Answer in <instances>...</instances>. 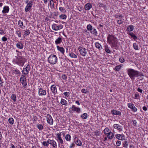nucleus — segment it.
<instances>
[{"label": "nucleus", "mask_w": 148, "mask_h": 148, "mask_svg": "<svg viewBox=\"0 0 148 148\" xmlns=\"http://www.w3.org/2000/svg\"><path fill=\"white\" fill-rule=\"evenodd\" d=\"M60 103L62 104L65 106H66L67 104V101L65 100L62 99H61Z\"/></svg>", "instance_id": "473e14b6"}, {"label": "nucleus", "mask_w": 148, "mask_h": 148, "mask_svg": "<svg viewBox=\"0 0 148 148\" xmlns=\"http://www.w3.org/2000/svg\"><path fill=\"white\" fill-rule=\"evenodd\" d=\"M62 41L61 38L58 37L55 41V42L56 45H58Z\"/></svg>", "instance_id": "c85d7f7f"}, {"label": "nucleus", "mask_w": 148, "mask_h": 148, "mask_svg": "<svg viewBox=\"0 0 148 148\" xmlns=\"http://www.w3.org/2000/svg\"><path fill=\"white\" fill-rule=\"evenodd\" d=\"M8 121L9 123L12 125L14 123V120L12 118H10L8 119Z\"/></svg>", "instance_id": "58836bf2"}, {"label": "nucleus", "mask_w": 148, "mask_h": 148, "mask_svg": "<svg viewBox=\"0 0 148 148\" xmlns=\"http://www.w3.org/2000/svg\"><path fill=\"white\" fill-rule=\"evenodd\" d=\"M18 24L21 28H22V26L23 25V23L22 21L19 20L18 22Z\"/></svg>", "instance_id": "de8ad7c7"}, {"label": "nucleus", "mask_w": 148, "mask_h": 148, "mask_svg": "<svg viewBox=\"0 0 148 148\" xmlns=\"http://www.w3.org/2000/svg\"><path fill=\"white\" fill-rule=\"evenodd\" d=\"M121 141H117L116 142V145L118 146H119L121 144Z\"/></svg>", "instance_id": "e2e57ef3"}, {"label": "nucleus", "mask_w": 148, "mask_h": 148, "mask_svg": "<svg viewBox=\"0 0 148 148\" xmlns=\"http://www.w3.org/2000/svg\"><path fill=\"white\" fill-rule=\"evenodd\" d=\"M49 139L47 140V141H44L42 143V145L44 146L47 147L49 145Z\"/></svg>", "instance_id": "e433bc0d"}, {"label": "nucleus", "mask_w": 148, "mask_h": 148, "mask_svg": "<svg viewBox=\"0 0 148 148\" xmlns=\"http://www.w3.org/2000/svg\"><path fill=\"white\" fill-rule=\"evenodd\" d=\"M22 84L24 88H26L27 87V85L26 81V82H23V83H22Z\"/></svg>", "instance_id": "4d7b16f0"}, {"label": "nucleus", "mask_w": 148, "mask_h": 148, "mask_svg": "<svg viewBox=\"0 0 148 148\" xmlns=\"http://www.w3.org/2000/svg\"><path fill=\"white\" fill-rule=\"evenodd\" d=\"M113 127L114 129L118 130L119 131H121L122 130V127L120 125L118 124H114L113 125Z\"/></svg>", "instance_id": "4468645a"}, {"label": "nucleus", "mask_w": 148, "mask_h": 148, "mask_svg": "<svg viewBox=\"0 0 148 148\" xmlns=\"http://www.w3.org/2000/svg\"><path fill=\"white\" fill-rule=\"evenodd\" d=\"M92 7V5L90 3L86 4L85 5V9L86 10H89Z\"/></svg>", "instance_id": "4be33fe9"}, {"label": "nucleus", "mask_w": 148, "mask_h": 148, "mask_svg": "<svg viewBox=\"0 0 148 148\" xmlns=\"http://www.w3.org/2000/svg\"><path fill=\"white\" fill-rule=\"evenodd\" d=\"M59 18L60 19H65L67 17V16L66 14H62L59 16Z\"/></svg>", "instance_id": "f704fd0d"}, {"label": "nucleus", "mask_w": 148, "mask_h": 148, "mask_svg": "<svg viewBox=\"0 0 148 148\" xmlns=\"http://www.w3.org/2000/svg\"><path fill=\"white\" fill-rule=\"evenodd\" d=\"M111 113L114 115L121 116V112L119 111L113 110L111 111Z\"/></svg>", "instance_id": "6ab92c4d"}, {"label": "nucleus", "mask_w": 148, "mask_h": 148, "mask_svg": "<svg viewBox=\"0 0 148 148\" xmlns=\"http://www.w3.org/2000/svg\"><path fill=\"white\" fill-rule=\"evenodd\" d=\"M133 124L135 126H136V124L137 123V122H136V120H134L133 121Z\"/></svg>", "instance_id": "338daca9"}, {"label": "nucleus", "mask_w": 148, "mask_h": 148, "mask_svg": "<svg viewBox=\"0 0 148 148\" xmlns=\"http://www.w3.org/2000/svg\"><path fill=\"white\" fill-rule=\"evenodd\" d=\"M139 96V95L138 94H136L135 95V98L137 99L138 97Z\"/></svg>", "instance_id": "0e129e2a"}, {"label": "nucleus", "mask_w": 148, "mask_h": 148, "mask_svg": "<svg viewBox=\"0 0 148 148\" xmlns=\"http://www.w3.org/2000/svg\"><path fill=\"white\" fill-rule=\"evenodd\" d=\"M90 32V33L93 34L95 36H97V32L95 28H93V29L91 31H89Z\"/></svg>", "instance_id": "bb28decb"}, {"label": "nucleus", "mask_w": 148, "mask_h": 148, "mask_svg": "<svg viewBox=\"0 0 148 148\" xmlns=\"http://www.w3.org/2000/svg\"><path fill=\"white\" fill-rule=\"evenodd\" d=\"M122 65L121 64L119 65L116 66L114 68V70L116 71H118L121 69Z\"/></svg>", "instance_id": "cd10ccee"}, {"label": "nucleus", "mask_w": 148, "mask_h": 148, "mask_svg": "<svg viewBox=\"0 0 148 148\" xmlns=\"http://www.w3.org/2000/svg\"><path fill=\"white\" fill-rule=\"evenodd\" d=\"M108 43L111 45L112 47H116L117 43L116 38L114 36L109 34L107 37Z\"/></svg>", "instance_id": "f03ea898"}, {"label": "nucleus", "mask_w": 148, "mask_h": 148, "mask_svg": "<svg viewBox=\"0 0 148 148\" xmlns=\"http://www.w3.org/2000/svg\"><path fill=\"white\" fill-rule=\"evenodd\" d=\"M48 60L50 63L54 64L56 63L57 61V58L55 55L51 54L49 57Z\"/></svg>", "instance_id": "20e7f679"}, {"label": "nucleus", "mask_w": 148, "mask_h": 148, "mask_svg": "<svg viewBox=\"0 0 148 148\" xmlns=\"http://www.w3.org/2000/svg\"><path fill=\"white\" fill-rule=\"evenodd\" d=\"M33 3L32 1H31L27 4L25 9V12H27L31 9L33 5Z\"/></svg>", "instance_id": "6e6552de"}, {"label": "nucleus", "mask_w": 148, "mask_h": 148, "mask_svg": "<svg viewBox=\"0 0 148 148\" xmlns=\"http://www.w3.org/2000/svg\"><path fill=\"white\" fill-rule=\"evenodd\" d=\"M128 34L131 36V37L133 38L134 40H136L137 38V37L136 36L135 34L133 33H129Z\"/></svg>", "instance_id": "c756f323"}, {"label": "nucleus", "mask_w": 148, "mask_h": 148, "mask_svg": "<svg viewBox=\"0 0 148 148\" xmlns=\"http://www.w3.org/2000/svg\"><path fill=\"white\" fill-rule=\"evenodd\" d=\"M37 128L39 130H41L43 128V126L42 125L39 124L37 125Z\"/></svg>", "instance_id": "a18cd8bd"}, {"label": "nucleus", "mask_w": 148, "mask_h": 148, "mask_svg": "<svg viewBox=\"0 0 148 148\" xmlns=\"http://www.w3.org/2000/svg\"><path fill=\"white\" fill-rule=\"evenodd\" d=\"M58 50L61 52L62 54H64V48L62 47H60L59 46H57Z\"/></svg>", "instance_id": "393cba45"}, {"label": "nucleus", "mask_w": 148, "mask_h": 148, "mask_svg": "<svg viewBox=\"0 0 148 148\" xmlns=\"http://www.w3.org/2000/svg\"><path fill=\"white\" fill-rule=\"evenodd\" d=\"M98 5L99 7H102L103 8H105L106 7V5H105L104 4L101 3H99L98 4Z\"/></svg>", "instance_id": "5fc2aeb1"}, {"label": "nucleus", "mask_w": 148, "mask_h": 148, "mask_svg": "<svg viewBox=\"0 0 148 148\" xmlns=\"http://www.w3.org/2000/svg\"><path fill=\"white\" fill-rule=\"evenodd\" d=\"M9 10V8L8 6H5L3 8V10L2 11L3 14L8 13Z\"/></svg>", "instance_id": "aec40b11"}, {"label": "nucleus", "mask_w": 148, "mask_h": 148, "mask_svg": "<svg viewBox=\"0 0 148 148\" xmlns=\"http://www.w3.org/2000/svg\"><path fill=\"white\" fill-rule=\"evenodd\" d=\"M133 46L134 49L136 50H138V45H137L136 43H134L133 44Z\"/></svg>", "instance_id": "79ce46f5"}, {"label": "nucleus", "mask_w": 148, "mask_h": 148, "mask_svg": "<svg viewBox=\"0 0 148 148\" xmlns=\"http://www.w3.org/2000/svg\"><path fill=\"white\" fill-rule=\"evenodd\" d=\"M13 73L15 74H20L21 73L20 71L18 70H15Z\"/></svg>", "instance_id": "3c124183"}, {"label": "nucleus", "mask_w": 148, "mask_h": 148, "mask_svg": "<svg viewBox=\"0 0 148 148\" xmlns=\"http://www.w3.org/2000/svg\"><path fill=\"white\" fill-rule=\"evenodd\" d=\"M120 62L121 63H123L124 62L125 60L123 57H121L119 59Z\"/></svg>", "instance_id": "603ef678"}, {"label": "nucleus", "mask_w": 148, "mask_h": 148, "mask_svg": "<svg viewBox=\"0 0 148 148\" xmlns=\"http://www.w3.org/2000/svg\"><path fill=\"white\" fill-rule=\"evenodd\" d=\"M57 138H58V141L59 143L61 144L64 143L63 140L61 138V133H57L56 134Z\"/></svg>", "instance_id": "ddd939ff"}, {"label": "nucleus", "mask_w": 148, "mask_h": 148, "mask_svg": "<svg viewBox=\"0 0 148 148\" xmlns=\"http://www.w3.org/2000/svg\"><path fill=\"white\" fill-rule=\"evenodd\" d=\"M128 145L127 142V141H125L123 144V147H126Z\"/></svg>", "instance_id": "8fccbe9b"}, {"label": "nucleus", "mask_w": 148, "mask_h": 148, "mask_svg": "<svg viewBox=\"0 0 148 148\" xmlns=\"http://www.w3.org/2000/svg\"><path fill=\"white\" fill-rule=\"evenodd\" d=\"M16 33L17 34L18 36L19 37H20L21 36V31L20 30H16Z\"/></svg>", "instance_id": "37998d69"}, {"label": "nucleus", "mask_w": 148, "mask_h": 148, "mask_svg": "<svg viewBox=\"0 0 148 148\" xmlns=\"http://www.w3.org/2000/svg\"><path fill=\"white\" fill-rule=\"evenodd\" d=\"M81 117L84 119H85L87 118V114L86 113H84L81 115Z\"/></svg>", "instance_id": "72a5a7b5"}, {"label": "nucleus", "mask_w": 148, "mask_h": 148, "mask_svg": "<svg viewBox=\"0 0 148 148\" xmlns=\"http://www.w3.org/2000/svg\"><path fill=\"white\" fill-rule=\"evenodd\" d=\"M105 50L107 53H110V51L109 50L107 45L105 46Z\"/></svg>", "instance_id": "c03bdc74"}, {"label": "nucleus", "mask_w": 148, "mask_h": 148, "mask_svg": "<svg viewBox=\"0 0 148 148\" xmlns=\"http://www.w3.org/2000/svg\"><path fill=\"white\" fill-rule=\"evenodd\" d=\"M23 68V70L22 71L23 75H27L30 71L31 67L29 64H27L25 67Z\"/></svg>", "instance_id": "39448f33"}, {"label": "nucleus", "mask_w": 148, "mask_h": 148, "mask_svg": "<svg viewBox=\"0 0 148 148\" xmlns=\"http://www.w3.org/2000/svg\"><path fill=\"white\" fill-rule=\"evenodd\" d=\"M2 40L3 41H6L7 40V38L5 37L4 36L2 38Z\"/></svg>", "instance_id": "052dcab7"}, {"label": "nucleus", "mask_w": 148, "mask_h": 148, "mask_svg": "<svg viewBox=\"0 0 148 148\" xmlns=\"http://www.w3.org/2000/svg\"><path fill=\"white\" fill-rule=\"evenodd\" d=\"M128 74L129 77L132 80H134L135 77L140 76V77L142 78L144 76L141 72L131 69H129L127 70Z\"/></svg>", "instance_id": "f257e3e1"}, {"label": "nucleus", "mask_w": 148, "mask_h": 148, "mask_svg": "<svg viewBox=\"0 0 148 148\" xmlns=\"http://www.w3.org/2000/svg\"><path fill=\"white\" fill-rule=\"evenodd\" d=\"M62 77L63 79L65 80L67 78V76L66 75L64 74L62 75Z\"/></svg>", "instance_id": "13d9d810"}, {"label": "nucleus", "mask_w": 148, "mask_h": 148, "mask_svg": "<svg viewBox=\"0 0 148 148\" xmlns=\"http://www.w3.org/2000/svg\"><path fill=\"white\" fill-rule=\"evenodd\" d=\"M116 137L117 139L120 140H123L125 138V137L123 135L120 134H116Z\"/></svg>", "instance_id": "412c9836"}, {"label": "nucleus", "mask_w": 148, "mask_h": 148, "mask_svg": "<svg viewBox=\"0 0 148 148\" xmlns=\"http://www.w3.org/2000/svg\"><path fill=\"white\" fill-rule=\"evenodd\" d=\"M117 22L119 24H121L123 23V21L122 20H117Z\"/></svg>", "instance_id": "bf43d9fd"}, {"label": "nucleus", "mask_w": 148, "mask_h": 148, "mask_svg": "<svg viewBox=\"0 0 148 148\" xmlns=\"http://www.w3.org/2000/svg\"><path fill=\"white\" fill-rule=\"evenodd\" d=\"M80 55L83 56H85L87 53L86 49L81 46H79L78 48Z\"/></svg>", "instance_id": "423d86ee"}, {"label": "nucleus", "mask_w": 148, "mask_h": 148, "mask_svg": "<svg viewBox=\"0 0 148 148\" xmlns=\"http://www.w3.org/2000/svg\"><path fill=\"white\" fill-rule=\"evenodd\" d=\"M101 134V132L100 131L95 132V134L96 136H98L100 135Z\"/></svg>", "instance_id": "6e6d98bb"}, {"label": "nucleus", "mask_w": 148, "mask_h": 148, "mask_svg": "<svg viewBox=\"0 0 148 148\" xmlns=\"http://www.w3.org/2000/svg\"><path fill=\"white\" fill-rule=\"evenodd\" d=\"M17 61L16 64L19 66H23L24 65L25 62L26 61V60L24 56L22 55L20 56V54H17Z\"/></svg>", "instance_id": "7ed1b4c3"}, {"label": "nucleus", "mask_w": 148, "mask_h": 148, "mask_svg": "<svg viewBox=\"0 0 148 148\" xmlns=\"http://www.w3.org/2000/svg\"><path fill=\"white\" fill-rule=\"evenodd\" d=\"M88 31H91L93 29L92 26L90 24L88 25L86 27Z\"/></svg>", "instance_id": "c9c22d12"}, {"label": "nucleus", "mask_w": 148, "mask_h": 148, "mask_svg": "<svg viewBox=\"0 0 148 148\" xmlns=\"http://www.w3.org/2000/svg\"><path fill=\"white\" fill-rule=\"evenodd\" d=\"M137 91H138L139 92L142 93L143 92V90L142 89H140L139 88H138L137 89Z\"/></svg>", "instance_id": "774afa93"}, {"label": "nucleus", "mask_w": 148, "mask_h": 148, "mask_svg": "<svg viewBox=\"0 0 148 148\" xmlns=\"http://www.w3.org/2000/svg\"><path fill=\"white\" fill-rule=\"evenodd\" d=\"M81 92L83 93H86L87 92V89H82L81 90Z\"/></svg>", "instance_id": "680f3d73"}, {"label": "nucleus", "mask_w": 148, "mask_h": 148, "mask_svg": "<svg viewBox=\"0 0 148 148\" xmlns=\"http://www.w3.org/2000/svg\"><path fill=\"white\" fill-rule=\"evenodd\" d=\"M16 46L17 48L22 49L24 45L21 42H18L16 44Z\"/></svg>", "instance_id": "a211bd4d"}, {"label": "nucleus", "mask_w": 148, "mask_h": 148, "mask_svg": "<svg viewBox=\"0 0 148 148\" xmlns=\"http://www.w3.org/2000/svg\"><path fill=\"white\" fill-rule=\"evenodd\" d=\"M51 9H53L54 8V3L53 0H50L48 4Z\"/></svg>", "instance_id": "5701e85b"}, {"label": "nucleus", "mask_w": 148, "mask_h": 148, "mask_svg": "<svg viewBox=\"0 0 148 148\" xmlns=\"http://www.w3.org/2000/svg\"><path fill=\"white\" fill-rule=\"evenodd\" d=\"M26 78L25 76L24 75H22L21 76L20 78V81L21 83L26 82Z\"/></svg>", "instance_id": "b1692460"}, {"label": "nucleus", "mask_w": 148, "mask_h": 148, "mask_svg": "<svg viewBox=\"0 0 148 148\" xmlns=\"http://www.w3.org/2000/svg\"><path fill=\"white\" fill-rule=\"evenodd\" d=\"M75 146V144L74 143H72L71 144V145L70 146V148H72L73 147Z\"/></svg>", "instance_id": "69168bd1"}, {"label": "nucleus", "mask_w": 148, "mask_h": 148, "mask_svg": "<svg viewBox=\"0 0 148 148\" xmlns=\"http://www.w3.org/2000/svg\"><path fill=\"white\" fill-rule=\"evenodd\" d=\"M69 56L71 58H75L77 57V56L73 53H70L69 54Z\"/></svg>", "instance_id": "ea45409f"}, {"label": "nucleus", "mask_w": 148, "mask_h": 148, "mask_svg": "<svg viewBox=\"0 0 148 148\" xmlns=\"http://www.w3.org/2000/svg\"><path fill=\"white\" fill-rule=\"evenodd\" d=\"M11 99L14 102H15L16 101V95L15 94H12L11 97Z\"/></svg>", "instance_id": "2f4dec72"}, {"label": "nucleus", "mask_w": 148, "mask_h": 148, "mask_svg": "<svg viewBox=\"0 0 148 148\" xmlns=\"http://www.w3.org/2000/svg\"><path fill=\"white\" fill-rule=\"evenodd\" d=\"M109 129L108 128H106L104 130V133L105 134H108V132L109 131Z\"/></svg>", "instance_id": "49530a36"}, {"label": "nucleus", "mask_w": 148, "mask_h": 148, "mask_svg": "<svg viewBox=\"0 0 148 148\" xmlns=\"http://www.w3.org/2000/svg\"><path fill=\"white\" fill-rule=\"evenodd\" d=\"M134 29V26L132 25H129L127 28L126 31L127 32H131Z\"/></svg>", "instance_id": "a878e982"}, {"label": "nucleus", "mask_w": 148, "mask_h": 148, "mask_svg": "<svg viewBox=\"0 0 148 148\" xmlns=\"http://www.w3.org/2000/svg\"><path fill=\"white\" fill-rule=\"evenodd\" d=\"M127 106L129 108L132 109L134 112H135L137 111V109L134 106V105L133 104L131 103H128Z\"/></svg>", "instance_id": "f8f14e48"}, {"label": "nucleus", "mask_w": 148, "mask_h": 148, "mask_svg": "<svg viewBox=\"0 0 148 148\" xmlns=\"http://www.w3.org/2000/svg\"><path fill=\"white\" fill-rule=\"evenodd\" d=\"M95 46L96 48H97L99 49H100V48H101V45L99 42H96V43H95Z\"/></svg>", "instance_id": "a19ab883"}, {"label": "nucleus", "mask_w": 148, "mask_h": 148, "mask_svg": "<svg viewBox=\"0 0 148 148\" xmlns=\"http://www.w3.org/2000/svg\"><path fill=\"white\" fill-rule=\"evenodd\" d=\"M107 137L109 139H111L114 137V134L113 133L111 132L108 133V134Z\"/></svg>", "instance_id": "7c9ffc66"}, {"label": "nucleus", "mask_w": 148, "mask_h": 148, "mask_svg": "<svg viewBox=\"0 0 148 148\" xmlns=\"http://www.w3.org/2000/svg\"><path fill=\"white\" fill-rule=\"evenodd\" d=\"M30 33V32L29 29L27 30L24 33V35L25 36L28 35Z\"/></svg>", "instance_id": "09e8293b"}, {"label": "nucleus", "mask_w": 148, "mask_h": 148, "mask_svg": "<svg viewBox=\"0 0 148 148\" xmlns=\"http://www.w3.org/2000/svg\"><path fill=\"white\" fill-rule=\"evenodd\" d=\"M75 141L76 145L78 146H81L82 145V143L78 138L75 137Z\"/></svg>", "instance_id": "f3484780"}, {"label": "nucleus", "mask_w": 148, "mask_h": 148, "mask_svg": "<svg viewBox=\"0 0 148 148\" xmlns=\"http://www.w3.org/2000/svg\"><path fill=\"white\" fill-rule=\"evenodd\" d=\"M70 109H72V111H75L76 113H79L81 112V109L80 108L77 107H76V106H75L73 105L72 106L71 108H70Z\"/></svg>", "instance_id": "9b49d317"}, {"label": "nucleus", "mask_w": 148, "mask_h": 148, "mask_svg": "<svg viewBox=\"0 0 148 148\" xmlns=\"http://www.w3.org/2000/svg\"><path fill=\"white\" fill-rule=\"evenodd\" d=\"M63 26L62 25L60 24L57 26L56 24H53L52 25V29L55 31H58L62 28Z\"/></svg>", "instance_id": "0eeeda50"}, {"label": "nucleus", "mask_w": 148, "mask_h": 148, "mask_svg": "<svg viewBox=\"0 0 148 148\" xmlns=\"http://www.w3.org/2000/svg\"><path fill=\"white\" fill-rule=\"evenodd\" d=\"M49 143L52 145L53 148H56L57 147L56 142L54 140H51L49 139Z\"/></svg>", "instance_id": "2eb2a0df"}, {"label": "nucleus", "mask_w": 148, "mask_h": 148, "mask_svg": "<svg viewBox=\"0 0 148 148\" xmlns=\"http://www.w3.org/2000/svg\"><path fill=\"white\" fill-rule=\"evenodd\" d=\"M47 121L50 125H52L53 124V120L51 115L49 114H47Z\"/></svg>", "instance_id": "1a4fd4ad"}, {"label": "nucleus", "mask_w": 148, "mask_h": 148, "mask_svg": "<svg viewBox=\"0 0 148 148\" xmlns=\"http://www.w3.org/2000/svg\"><path fill=\"white\" fill-rule=\"evenodd\" d=\"M38 93L39 96H42L46 95L47 92L46 90L42 88H38Z\"/></svg>", "instance_id": "9d476101"}, {"label": "nucleus", "mask_w": 148, "mask_h": 148, "mask_svg": "<svg viewBox=\"0 0 148 148\" xmlns=\"http://www.w3.org/2000/svg\"><path fill=\"white\" fill-rule=\"evenodd\" d=\"M63 94H64V95L67 97H68L69 96V95H70V93L69 92H65Z\"/></svg>", "instance_id": "864d4df0"}, {"label": "nucleus", "mask_w": 148, "mask_h": 148, "mask_svg": "<svg viewBox=\"0 0 148 148\" xmlns=\"http://www.w3.org/2000/svg\"><path fill=\"white\" fill-rule=\"evenodd\" d=\"M65 139L67 141H70L71 139V136L70 134H68L65 136Z\"/></svg>", "instance_id": "4c0bfd02"}, {"label": "nucleus", "mask_w": 148, "mask_h": 148, "mask_svg": "<svg viewBox=\"0 0 148 148\" xmlns=\"http://www.w3.org/2000/svg\"><path fill=\"white\" fill-rule=\"evenodd\" d=\"M51 89L52 92L54 95L57 92L56 87L54 85H53L51 86Z\"/></svg>", "instance_id": "dca6fc26"}]
</instances>
